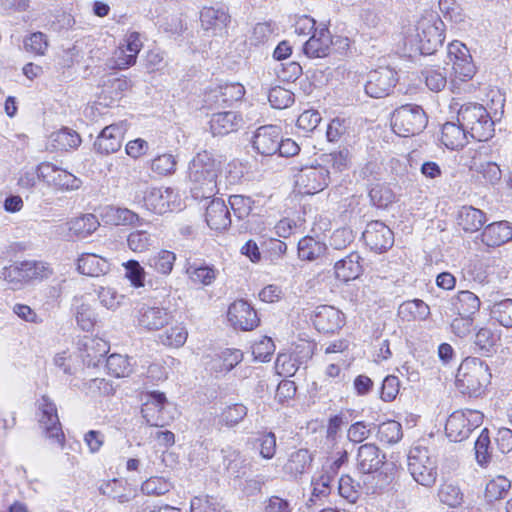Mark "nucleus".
Returning a JSON list of instances; mask_svg holds the SVG:
<instances>
[{
    "instance_id": "f3484780",
    "label": "nucleus",
    "mask_w": 512,
    "mask_h": 512,
    "mask_svg": "<svg viewBox=\"0 0 512 512\" xmlns=\"http://www.w3.org/2000/svg\"><path fill=\"white\" fill-rule=\"evenodd\" d=\"M228 320L231 325L243 331H250L259 325V318L254 308L245 300L233 302L228 309Z\"/></svg>"
},
{
    "instance_id": "a211bd4d",
    "label": "nucleus",
    "mask_w": 512,
    "mask_h": 512,
    "mask_svg": "<svg viewBox=\"0 0 512 512\" xmlns=\"http://www.w3.org/2000/svg\"><path fill=\"white\" fill-rule=\"evenodd\" d=\"M281 139V128L276 125H264L259 127L253 136V148L263 156L277 154Z\"/></svg>"
},
{
    "instance_id": "20e7f679",
    "label": "nucleus",
    "mask_w": 512,
    "mask_h": 512,
    "mask_svg": "<svg viewBox=\"0 0 512 512\" xmlns=\"http://www.w3.org/2000/svg\"><path fill=\"white\" fill-rule=\"evenodd\" d=\"M491 373L485 361L478 357H467L460 364L456 385L459 391L469 397H479L490 383Z\"/></svg>"
},
{
    "instance_id": "69168bd1",
    "label": "nucleus",
    "mask_w": 512,
    "mask_h": 512,
    "mask_svg": "<svg viewBox=\"0 0 512 512\" xmlns=\"http://www.w3.org/2000/svg\"><path fill=\"white\" fill-rule=\"evenodd\" d=\"M442 503L450 507H457L462 503L463 494L459 487L453 484H443L438 493Z\"/></svg>"
},
{
    "instance_id": "c756f323",
    "label": "nucleus",
    "mask_w": 512,
    "mask_h": 512,
    "mask_svg": "<svg viewBox=\"0 0 512 512\" xmlns=\"http://www.w3.org/2000/svg\"><path fill=\"white\" fill-rule=\"evenodd\" d=\"M200 21L205 30H222L230 22V15L223 7H204L200 13Z\"/></svg>"
},
{
    "instance_id": "5fc2aeb1",
    "label": "nucleus",
    "mask_w": 512,
    "mask_h": 512,
    "mask_svg": "<svg viewBox=\"0 0 512 512\" xmlns=\"http://www.w3.org/2000/svg\"><path fill=\"white\" fill-rule=\"evenodd\" d=\"M188 337L186 328L182 325H176L167 329L160 335V341L163 345L179 348L182 347Z\"/></svg>"
},
{
    "instance_id": "f704fd0d",
    "label": "nucleus",
    "mask_w": 512,
    "mask_h": 512,
    "mask_svg": "<svg viewBox=\"0 0 512 512\" xmlns=\"http://www.w3.org/2000/svg\"><path fill=\"white\" fill-rule=\"evenodd\" d=\"M73 307L78 326L83 331H91L96 323V315L91 305L80 296L74 297Z\"/></svg>"
},
{
    "instance_id": "0eeeda50",
    "label": "nucleus",
    "mask_w": 512,
    "mask_h": 512,
    "mask_svg": "<svg viewBox=\"0 0 512 512\" xmlns=\"http://www.w3.org/2000/svg\"><path fill=\"white\" fill-rule=\"evenodd\" d=\"M428 124V116L420 105L405 104L396 108L391 115L393 131L401 137L420 134Z\"/></svg>"
},
{
    "instance_id": "e2e57ef3",
    "label": "nucleus",
    "mask_w": 512,
    "mask_h": 512,
    "mask_svg": "<svg viewBox=\"0 0 512 512\" xmlns=\"http://www.w3.org/2000/svg\"><path fill=\"white\" fill-rule=\"evenodd\" d=\"M274 27L271 23H257L249 37L251 45L259 46L264 45L273 38Z\"/></svg>"
},
{
    "instance_id": "a878e982",
    "label": "nucleus",
    "mask_w": 512,
    "mask_h": 512,
    "mask_svg": "<svg viewBox=\"0 0 512 512\" xmlns=\"http://www.w3.org/2000/svg\"><path fill=\"white\" fill-rule=\"evenodd\" d=\"M77 270L83 275L99 277L110 271L109 261L93 253H83L77 260Z\"/></svg>"
},
{
    "instance_id": "7ed1b4c3",
    "label": "nucleus",
    "mask_w": 512,
    "mask_h": 512,
    "mask_svg": "<svg viewBox=\"0 0 512 512\" xmlns=\"http://www.w3.org/2000/svg\"><path fill=\"white\" fill-rule=\"evenodd\" d=\"M385 459V454L373 443H366L358 448L356 467L365 475L363 482L366 494L379 493L389 485V477L378 473Z\"/></svg>"
},
{
    "instance_id": "f8f14e48",
    "label": "nucleus",
    "mask_w": 512,
    "mask_h": 512,
    "mask_svg": "<svg viewBox=\"0 0 512 512\" xmlns=\"http://www.w3.org/2000/svg\"><path fill=\"white\" fill-rule=\"evenodd\" d=\"M169 403L164 393L153 391L147 394L146 401L142 405L141 413L146 423L150 426L164 427L172 420L167 408Z\"/></svg>"
},
{
    "instance_id": "a18cd8bd",
    "label": "nucleus",
    "mask_w": 512,
    "mask_h": 512,
    "mask_svg": "<svg viewBox=\"0 0 512 512\" xmlns=\"http://www.w3.org/2000/svg\"><path fill=\"white\" fill-rule=\"evenodd\" d=\"M372 204L378 208H386L395 201V194L386 184H375L369 190Z\"/></svg>"
},
{
    "instance_id": "052dcab7",
    "label": "nucleus",
    "mask_w": 512,
    "mask_h": 512,
    "mask_svg": "<svg viewBox=\"0 0 512 512\" xmlns=\"http://www.w3.org/2000/svg\"><path fill=\"white\" fill-rule=\"evenodd\" d=\"M153 244V237L145 230H137L129 234L127 245L133 252H144Z\"/></svg>"
},
{
    "instance_id": "423d86ee",
    "label": "nucleus",
    "mask_w": 512,
    "mask_h": 512,
    "mask_svg": "<svg viewBox=\"0 0 512 512\" xmlns=\"http://www.w3.org/2000/svg\"><path fill=\"white\" fill-rule=\"evenodd\" d=\"M133 202L156 214H165L177 207V194L171 188L148 187L144 183L133 185Z\"/></svg>"
},
{
    "instance_id": "7c9ffc66",
    "label": "nucleus",
    "mask_w": 512,
    "mask_h": 512,
    "mask_svg": "<svg viewBox=\"0 0 512 512\" xmlns=\"http://www.w3.org/2000/svg\"><path fill=\"white\" fill-rule=\"evenodd\" d=\"M458 225L469 233L480 230L486 222V215L480 209L463 206L458 213Z\"/></svg>"
},
{
    "instance_id": "cd10ccee",
    "label": "nucleus",
    "mask_w": 512,
    "mask_h": 512,
    "mask_svg": "<svg viewBox=\"0 0 512 512\" xmlns=\"http://www.w3.org/2000/svg\"><path fill=\"white\" fill-rule=\"evenodd\" d=\"M239 117L236 112L226 111L212 115L210 119V130L214 136H224L236 131L239 124Z\"/></svg>"
},
{
    "instance_id": "ddd939ff",
    "label": "nucleus",
    "mask_w": 512,
    "mask_h": 512,
    "mask_svg": "<svg viewBox=\"0 0 512 512\" xmlns=\"http://www.w3.org/2000/svg\"><path fill=\"white\" fill-rule=\"evenodd\" d=\"M330 171L325 165L302 168L297 175L296 184L301 193L313 195L323 191L330 183Z\"/></svg>"
},
{
    "instance_id": "4468645a",
    "label": "nucleus",
    "mask_w": 512,
    "mask_h": 512,
    "mask_svg": "<svg viewBox=\"0 0 512 512\" xmlns=\"http://www.w3.org/2000/svg\"><path fill=\"white\" fill-rule=\"evenodd\" d=\"M398 82L397 72L389 67H379L369 72L365 92L372 98L388 96Z\"/></svg>"
},
{
    "instance_id": "6ab92c4d",
    "label": "nucleus",
    "mask_w": 512,
    "mask_h": 512,
    "mask_svg": "<svg viewBox=\"0 0 512 512\" xmlns=\"http://www.w3.org/2000/svg\"><path fill=\"white\" fill-rule=\"evenodd\" d=\"M127 128L128 125L124 121L106 126L94 143L95 149L102 154L117 152L121 148Z\"/></svg>"
},
{
    "instance_id": "de8ad7c7",
    "label": "nucleus",
    "mask_w": 512,
    "mask_h": 512,
    "mask_svg": "<svg viewBox=\"0 0 512 512\" xmlns=\"http://www.w3.org/2000/svg\"><path fill=\"white\" fill-rule=\"evenodd\" d=\"M491 317L505 328L512 327V299L495 302L490 310Z\"/></svg>"
},
{
    "instance_id": "0e129e2a",
    "label": "nucleus",
    "mask_w": 512,
    "mask_h": 512,
    "mask_svg": "<svg viewBox=\"0 0 512 512\" xmlns=\"http://www.w3.org/2000/svg\"><path fill=\"white\" fill-rule=\"evenodd\" d=\"M171 484L162 477H151L142 483L141 490L146 495L160 496L171 489Z\"/></svg>"
},
{
    "instance_id": "39448f33",
    "label": "nucleus",
    "mask_w": 512,
    "mask_h": 512,
    "mask_svg": "<svg viewBox=\"0 0 512 512\" xmlns=\"http://www.w3.org/2000/svg\"><path fill=\"white\" fill-rule=\"evenodd\" d=\"M457 120L476 141H488L494 135L495 123L486 108L481 104L466 103L460 105Z\"/></svg>"
},
{
    "instance_id": "4be33fe9",
    "label": "nucleus",
    "mask_w": 512,
    "mask_h": 512,
    "mask_svg": "<svg viewBox=\"0 0 512 512\" xmlns=\"http://www.w3.org/2000/svg\"><path fill=\"white\" fill-rule=\"evenodd\" d=\"M205 220L207 225L215 231H224L232 224L229 208L223 199L216 198L209 203Z\"/></svg>"
},
{
    "instance_id": "c03bdc74",
    "label": "nucleus",
    "mask_w": 512,
    "mask_h": 512,
    "mask_svg": "<svg viewBox=\"0 0 512 512\" xmlns=\"http://www.w3.org/2000/svg\"><path fill=\"white\" fill-rule=\"evenodd\" d=\"M510 488V481L504 476H498L486 484L485 498L488 502L500 500L505 497Z\"/></svg>"
},
{
    "instance_id": "13d9d810",
    "label": "nucleus",
    "mask_w": 512,
    "mask_h": 512,
    "mask_svg": "<svg viewBox=\"0 0 512 512\" xmlns=\"http://www.w3.org/2000/svg\"><path fill=\"white\" fill-rule=\"evenodd\" d=\"M97 296L100 303L109 310L118 309L125 300L123 294L118 293L114 288L111 287H100L97 290Z\"/></svg>"
},
{
    "instance_id": "603ef678",
    "label": "nucleus",
    "mask_w": 512,
    "mask_h": 512,
    "mask_svg": "<svg viewBox=\"0 0 512 512\" xmlns=\"http://www.w3.org/2000/svg\"><path fill=\"white\" fill-rule=\"evenodd\" d=\"M221 453L223 456V465L226 470L238 477L244 464V459L240 451L231 446H227L221 449Z\"/></svg>"
},
{
    "instance_id": "680f3d73",
    "label": "nucleus",
    "mask_w": 512,
    "mask_h": 512,
    "mask_svg": "<svg viewBox=\"0 0 512 512\" xmlns=\"http://www.w3.org/2000/svg\"><path fill=\"white\" fill-rule=\"evenodd\" d=\"M323 162L330 165L335 172H342L349 168L350 154L347 149L334 151L323 155Z\"/></svg>"
},
{
    "instance_id": "09e8293b",
    "label": "nucleus",
    "mask_w": 512,
    "mask_h": 512,
    "mask_svg": "<svg viewBox=\"0 0 512 512\" xmlns=\"http://www.w3.org/2000/svg\"><path fill=\"white\" fill-rule=\"evenodd\" d=\"M268 100L273 108L285 109L295 101L294 93L281 86L272 87L268 93Z\"/></svg>"
},
{
    "instance_id": "c9c22d12",
    "label": "nucleus",
    "mask_w": 512,
    "mask_h": 512,
    "mask_svg": "<svg viewBox=\"0 0 512 512\" xmlns=\"http://www.w3.org/2000/svg\"><path fill=\"white\" fill-rule=\"evenodd\" d=\"M474 450L477 464L482 468H487L493 459V447L487 428H484L476 439Z\"/></svg>"
},
{
    "instance_id": "bb28decb",
    "label": "nucleus",
    "mask_w": 512,
    "mask_h": 512,
    "mask_svg": "<svg viewBox=\"0 0 512 512\" xmlns=\"http://www.w3.org/2000/svg\"><path fill=\"white\" fill-rule=\"evenodd\" d=\"M361 257L357 252H352L345 258L335 263V274L344 282L356 279L362 273Z\"/></svg>"
},
{
    "instance_id": "412c9836",
    "label": "nucleus",
    "mask_w": 512,
    "mask_h": 512,
    "mask_svg": "<svg viewBox=\"0 0 512 512\" xmlns=\"http://www.w3.org/2000/svg\"><path fill=\"white\" fill-rule=\"evenodd\" d=\"M313 456L309 450L301 448L289 454L283 465V473L292 480H298L307 473L312 465Z\"/></svg>"
},
{
    "instance_id": "6e6552de",
    "label": "nucleus",
    "mask_w": 512,
    "mask_h": 512,
    "mask_svg": "<svg viewBox=\"0 0 512 512\" xmlns=\"http://www.w3.org/2000/svg\"><path fill=\"white\" fill-rule=\"evenodd\" d=\"M36 417L43 434L61 447L65 444V435L59 420L56 404L46 395L36 402Z\"/></svg>"
},
{
    "instance_id": "473e14b6",
    "label": "nucleus",
    "mask_w": 512,
    "mask_h": 512,
    "mask_svg": "<svg viewBox=\"0 0 512 512\" xmlns=\"http://www.w3.org/2000/svg\"><path fill=\"white\" fill-rule=\"evenodd\" d=\"M480 305V299L468 290L458 292L452 301L453 310L457 315L471 318L479 311Z\"/></svg>"
},
{
    "instance_id": "2eb2a0df",
    "label": "nucleus",
    "mask_w": 512,
    "mask_h": 512,
    "mask_svg": "<svg viewBox=\"0 0 512 512\" xmlns=\"http://www.w3.org/2000/svg\"><path fill=\"white\" fill-rule=\"evenodd\" d=\"M37 172L39 178L59 190H76L82 185L75 175L50 163L39 164Z\"/></svg>"
},
{
    "instance_id": "6e6d98bb",
    "label": "nucleus",
    "mask_w": 512,
    "mask_h": 512,
    "mask_svg": "<svg viewBox=\"0 0 512 512\" xmlns=\"http://www.w3.org/2000/svg\"><path fill=\"white\" fill-rule=\"evenodd\" d=\"M253 203L254 201L247 196L231 195L229 197V205L234 217L239 221L246 219L251 214Z\"/></svg>"
},
{
    "instance_id": "9b49d317",
    "label": "nucleus",
    "mask_w": 512,
    "mask_h": 512,
    "mask_svg": "<svg viewBox=\"0 0 512 512\" xmlns=\"http://www.w3.org/2000/svg\"><path fill=\"white\" fill-rule=\"evenodd\" d=\"M172 313L164 307L142 304L135 309L134 321L142 330L158 331L172 321Z\"/></svg>"
},
{
    "instance_id": "37998d69",
    "label": "nucleus",
    "mask_w": 512,
    "mask_h": 512,
    "mask_svg": "<svg viewBox=\"0 0 512 512\" xmlns=\"http://www.w3.org/2000/svg\"><path fill=\"white\" fill-rule=\"evenodd\" d=\"M248 409L244 404L235 403L223 409L219 417V423L226 427L238 425L246 416Z\"/></svg>"
},
{
    "instance_id": "1a4fd4ad",
    "label": "nucleus",
    "mask_w": 512,
    "mask_h": 512,
    "mask_svg": "<svg viewBox=\"0 0 512 512\" xmlns=\"http://www.w3.org/2000/svg\"><path fill=\"white\" fill-rule=\"evenodd\" d=\"M483 413L478 410H459L453 412L445 424V433L450 441L461 442L483 422Z\"/></svg>"
},
{
    "instance_id": "49530a36",
    "label": "nucleus",
    "mask_w": 512,
    "mask_h": 512,
    "mask_svg": "<svg viewBox=\"0 0 512 512\" xmlns=\"http://www.w3.org/2000/svg\"><path fill=\"white\" fill-rule=\"evenodd\" d=\"M1 277L13 285L14 288H19L23 284L27 283L26 268L24 267V261L15 262L2 269Z\"/></svg>"
},
{
    "instance_id": "8fccbe9b",
    "label": "nucleus",
    "mask_w": 512,
    "mask_h": 512,
    "mask_svg": "<svg viewBox=\"0 0 512 512\" xmlns=\"http://www.w3.org/2000/svg\"><path fill=\"white\" fill-rule=\"evenodd\" d=\"M426 86L434 92H439L446 87L447 74L445 69L430 67L422 71Z\"/></svg>"
},
{
    "instance_id": "e433bc0d",
    "label": "nucleus",
    "mask_w": 512,
    "mask_h": 512,
    "mask_svg": "<svg viewBox=\"0 0 512 512\" xmlns=\"http://www.w3.org/2000/svg\"><path fill=\"white\" fill-rule=\"evenodd\" d=\"M80 143V136L69 128H62L50 135V145L55 150L67 151L77 148Z\"/></svg>"
},
{
    "instance_id": "72a5a7b5",
    "label": "nucleus",
    "mask_w": 512,
    "mask_h": 512,
    "mask_svg": "<svg viewBox=\"0 0 512 512\" xmlns=\"http://www.w3.org/2000/svg\"><path fill=\"white\" fill-rule=\"evenodd\" d=\"M398 315L403 321H423L430 315L429 306L420 299L403 302L398 308Z\"/></svg>"
},
{
    "instance_id": "774afa93",
    "label": "nucleus",
    "mask_w": 512,
    "mask_h": 512,
    "mask_svg": "<svg viewBox=\"0 0 512 512\" xmlns=\"http://www.w3.org/2000/svg\"><path fill=\"white\" fill-rule=\"evenodd\" d=\"M190 512H221V508L213 497L196 496L191 500Z\"/></svg>"
},
{
    "instance_id": "5701e85b",
    "label": "nucleus",
    "mask_w": 512,
    "mask_h": 512,
    "mask_svg": "<svg viewBox=\"0 0 512 512\" xmlns=\"http://www.w3.org/2000/svg\"><path fill=\"white\" fill-rule=\"evenodd\" d=\"M185 273L189 280L194 284L210 286L219 275V270L212 264L204 261L187 262Z\"/></svg>"
},
{
    "instance_id": "b1692460",
    "label": "nucleus",
    "mask_w": 512,
    "mask_h": 512,
    "mask_svg": "<svg viewBox=\"0 0 512 512\" xmlns=\"http://www.w3.org/2000/svg\"><path fill=\"white\" fill-rule=\"evenodd\" d=\"M482 242L488 247H499L512 240V224L507 221L487 225L482 234Z\"/></svg>"
},
{
    "instance_id": "dca6fc26",
    "label": "nucleus",
    "mask_w": 512,
    "mask_h": 512,
    "mask_svg": "<svg viewBox=\"0 0 512 512\" xmlns=\"http://www.w3.org/2000/svg\"><path fill=\"white\" fill-rule=\"evenodd\" d=\"M365 244L373 251L382 253L393 246L394 234L388 226L380 221L367 224L362 234Z\"/></svg>"
},
{
    "instance_id": "79ce46f5",
    "label": "nucleus",
    "mask_w": 512,
    "mask_h": 512,
    "mask_svg": "<svg viewBox=\"0 0 512 512\" xmlns=\"http://www.w3.org/2000/svg\"><path fill=\"white\" fill-rule=\"evenodd\" d=\"M106 368L111 376L127 377L132 372V364L128 356L111 354L106 359Z\"/></svg>"
},
{
    "instance_id": "393cba45",
    "label": "nucleus",
    "mask_w": 512,
    "mask_h": 512,
    "mask_svg": "<svg viewBox=\"0 0 512 512\" xmlns=\"http://www.w3.org/2000/svg\"><path fill=\"white\" fill-rule=\"evenodd\" d=\"M332 44L331 34L328 28L315 30L305 42L303 51L309 58H322L328 55Z\"/></svg>"
},
{
    "instance_id": "f257e3e1",
    "label": "nucleus",
    "mask_w": 512,
    "mask_h": 512,
    "mask_svg": "<svg viewBox=\"0 0 512 512\" xmlns=\"http://www.w3.org/2000/svg\"><path fill=\"white\" fill-rule=\"evenodd\" d=\"M445 25L436 14H428L420 18L414 29L406 36L405 44L411 51L421 55H431L442 46L445 35Z\"/></svg>"
},
{
    "instance_id": "aec40b11",
    "label": "nucleus",
    "mask_w": 512,
    "mask_h": 512,
    "mask_svg": "<svg viewBox=\"0 0 512 512\" xmlns=\"http://www.w3.org/2000/svg\"><path fill=\"white\" fill-rule=\"evenodd\" d=\"M313 324L322 333H334L345 324L344 314L333 306L322 305L317 307Z\"/></svg>"
},
{
    "instance_id": "2f4dec72",
    "label": "nucleus",
    "mask_w": 512,
    "mask_h": 512,
    "mask_svg": "<svg viewBox=\"0 0 512 512\" xmlns=\"http://www.w3.org/2000/svg\"><path fill=\"white\" fill-rule=\"evenodd\" d=\"M66 226L73 236L84 239L93 234L100 226V223L95 215L84 214L71 219L66 223Z\"/></svg>"
},
{
    "instance_id": "bf43d9fd",
    "label": "nucleus",
    "mask_w": 512,
    "mask_h": 512,
    "mask_svg": "<svg viewBox=\"0 0 512 512\" xmlns=\"http://www.w3.org/2000/svg\"><path fill=\"white\" fill-rule=\"evenodd\" d=\"M498 340L499 336L491 329L483 327L476 333L474 343L483 354L488 355L493 351Z\"/></svg>"
},
{
    "instance_id": "c85d7f7f",
    "label": "nucleus",
    "mask_w": 512,
    "mask_h": 512,
    "mask_svg": "<svg viewBox=\"0 0 512 512\" xmlns=\"http://www.w3.org/2000/svg\"><path fill=\"white\" fill-rule=\"evenodd\" d=\"M467 134V131L460 123L446 122L442 126L441 142L446 148L457 150L466 144Z\"/></svg>"
},
{
    "instance_id": "9d476101",
    "label": "nucleus",
    "mask_w": 512,
    "mask_h": 512,
    "mask_svg": "<svg viewBox=\"0 0 512 512\" xmlns=\"http://www.w3.org/2000/svg\"><path fill=\"white\" fill-rule=\"evenodd\" d=\"M408 470L413 479L422 486L432 487L437 479V466L427 448L414 447L408 454Z\"/></svg>"
},
{
    "instance_id": "f03ea898",
    "label": "nucleus",
    "mask_w": 512,
    "mask_h": 512,
    "mask_svg": "<svg viewBox=\"0 0 512 512\" xmlns=\"http://www.w3.org/2000/svg\"><path fill=\"white\" fill-rule=\"evenodd\" d=\"M218 172V164L207 151L193 157L188 166V179L195 198H210L218 192Z\"/></svg>"
},
{
    "instance_id": "a19ab883",
    "label": "nucleus",
    "mask_w": 512,
    "mask_h": 512,
    "mask_svg": "<svg viewBox=\"0 0 512 512\" xmlns=\"http://www.w3.org/2000/svg\"><path fill=\"white\" fill-rule=\"evenodd\" d=\"M326 245L312 237H303L298 242V256L301 260L313 261L323 255Z\"/></svg>"
},
{
    "instance_id": "338daca9",
    "label": "nucleus",
    "mask_w": 512,
    "mask_h": 512,
    "mask_svg": "<svg viewBox=\"0 0 512 512\" xmlns=\"http://www.w3.org/2000/svg\"><path fill=\"white\" fill-rule=\"evenodd\" d=\"M452 66L456 77H458L461 81L472 79L476 73V67L470 54L469 57H463L459 60H454Z\"/></svg>"
},
{
    "instance_id": "4d7b16f0",
    "label": "nucleus",
    "mask_w": 512,
    "mask_h": 512,
    "mask_svg": "<svg viewBox=\"0 0 512 512\" xmlns=\"http://www.w3.org/2000/svg\"><path fill=\"white\" fill-rule=\"evenodd\" d=\"M106 215L115 225H134L140 221L139 215L128 208L109 207Z\"/></svg>"
},
{
    "instance_id": "ea45409f",
    "label": "nucleus",
    "mask_w": 512,
    "mask_h": 512,
    "mask_svg": "<svg viewBox=\"0 0 512 512\" xmlns=\"http://www.w3.org/2000/svg\"><path fill=\"white\" fill-rule=\"evenodd\" d=\"M363 490L366 492L364 484L361 485L349 475L341 476L338 481L339 495L349 503H356L360 498Z\"/></svg>"
},
{
    "instance_id": "4c0bfd02",
    "label": "nucleus",
    "mask_w": 512,
    "mask_h": 512,
    "mask_svg": "<svg viewBox=\"0 0 512 512\" xmlns=\"http://www.w3.org/2000/svg\"><path fill=\"white\" fill-rule=\"evenodd\" d=\"M372 425L377 428V439L383 444L393 445L403 437L402 425L398 421L388 420L377 426Z\"/></svg>"
},
{
    "instance_id": "3c124183",
    "label": "nucleus",
    "mask_w": 512,
    "mask_h": 512,
    "mask_svg": "<svg viewBox=\"0 0 512 512\" xmlns=\"http://www.w3.org/2000/svg\"><path fill=\"white\" fill-rule=\"evenodd\" d=\"M131 86V81L127 77H113L104 82L103 93L108 94L111 100H119Z\"/></svg>"
},
{
    "instance_id": "58836bf2",
    "label": "nucleus",
    "mask_w": 512,
    "mask_h": 512,
    "mask_svg": "<svg viewBox=\"0 0 512 512\" xmlns=\"http://www.w3.org/2000/svg\"><path fill=\"white\" fill-rule=\"evenodd\" d=\"M175 261L176 255L174 252L160 250L148 258L147 265L155 272L167 276L172 272Z\"/></svg>"
},
{
    "instance_id": "864d4df0",
    "label": "nucleus",
    "mask_w": 512,
    "mask_h": 512,
    "mask_svg": "<svg viewBox=\"0 0 512 512\" xmlns=\"http://www.w3.org/2000/svg\"><path fill=\"white\" fill-rule=\"evenodd\" d=\"M26 268L27 283L32 280H43L49 278L53 274L50 265L43 261L27 260L24 261Z\"/></svg>"
}]
</instances>
